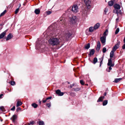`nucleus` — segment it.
I'll list each match as a JSON object with an SVG mask.
<instances>
[{
	"label": "nucleus",
	"mask_w": 125,
	"mask_h": 125,
	"mask_svg": "<svg viewBox=\"0 0 125 125\" xmlns=\"http://www.w3.org/2000/svg\"><path fill=\"white\" fill-rule=\"evenodd\" d=\"M55 34H53L51 35L48 41L49 44L52 46L55 45Z\"/></svg>",
	"instance_id": "f257e3e1"
},
{
	"label": "nucleus",
	"mask_w": 125,
	"mask_h": 125,
	"mask_svg": "<svg viewBox=\"0 0 125 125\" xmlns=\"http://www.w3.org/2000/svg\"><path fill=\"white\" fill-rule=\"evenodd\" d=\"M78 8L76 5H73L72 8V10L74 13H76L78 11Z\"/></svg>",
	"instance_id": "f03ea898"
},
{
	"label": "nucleus",
	"mask_w": 125,
	"mask_h": 125,
	"mask_svg": "<svg viewBox=\"0 0 125 125\" xmlns=\"http://www.w3.org/2000/svg\"><path fill=\"white\" fill-rule=\"evenodd\" d=\"M60 39L59 40L57 38H55V45H58V48L60 47L61 46V45L60 44Z\"/></svg>",
	"instance_id": "7ed1b4c3"
},
{
	"label": "nucleus",
	"mask_w": 125,
	"mask_h": 125,
	"mask_svg": "<svg viewBox=\"0 0 125 125\" xmlns=\"http://www.w3.org/2000/svg\"><path fill=\"white\" fill-rule=\"evenodd\" d=\"M85 3L86 5L87 8L89 9L90 7L91 2L89 0H84Z\"/></svg>",
	"instance_id": "20e7f679"
},
{
	"label": "nucleus",
	"mask_w": 125,
	"mask_h": 125,
	"mask_svg": "<svg viewBox=\"0 0 125 125\" xmlns=\"http://www.w3.org/2000/svg\"><path fill=\"white\" fill-rule=\"evenodd\" d=\"M56 93L58 96H60L63 95L64 93L63 92H61V90L59 89L56 91Z\"/></svg>",
	"instance_id": "39448f33"
},
{
	"label": "nucleus",
	"mask_w": 125,
	"mask_h": 125,
	"mask_svg": "<svg viewBox=\"0 0 125 125\" xmlns=\"http://www.w3.org/2000/svg\"><path fill=\"white\" fill-rule=\"evenodd\" d=\"M120 44V42H118L113 47L112 49V50L115 52L116 50L119 47Z\"/></svg>",
	"instance_id": "423d86ee"
},
{
	"label": "nucleus",
	"mask_w": 125,
	"mask_h": 125,
	"mask_svg": "<svg viewBox=\"0 0 125 125\" xmlns=\"http://www.w3.org/2000/svg\"><path fill=\"white\" fill-rule=\"evenodd\" d=\"M107 65L108 66H112V67H113L114 66V64L112 63L111 58H110L108 59Z\"/></svg>",
	"instance_id": "0eeeda50"
},
{
	"label": "nucleus",
	"mask_w": 125,
	"mask_h": 125,
	"mask_svg": "<svg viewBox=\"0 0 125 125\" xmlns=\"http://www.w3.org/2000/svg\"><path fill=\"white\" fill-rule=\"evenodd\" d=\"M71 35V34L70 33L68 32H67L65 35V37L66 39L65 40H68Z\"/></svg>",
	"instance_id": "6e6552de"
},
{
	"label": "nucleus",
	"mask_w": 125,
	"mask_h": 125,
	"mask_svg": "<svg viewBox=\"0 0 125 125\" xmlns=\"http://www.w3.org/2000/svg\"><path fill=\"white\" fill-rule=\"evenodd\" d=\"M76 21V18L75 16H73L71 19V22L72 23H75Z\"/></svg>",
	"instance_id": "1a4fd4ad"
},
{
	"label": "nucleus",
	"mask_w": 125,
	"mask_h": 125,
	"mask_svg": "<svg viewBox=\"0 0 125 125\" xmlns=\"http://www.w3.org/2000/svg\"><path fill=\"white\" fill-rule=\"evenodd\" d=\"M106 37L105 36H102L100 38V40L102 44L104 43L106 41Z\"/></svg>",
	"instance_id": "9d476101"
},
{
	"label": "nucleus",
	"mask_w": 125,
	"mask_h": 125,
	"mask_svg": "<svg viewBox=\"0 0 125 125\" xmlns=\"http://www.w3.org/2000/svg\"><path fill=\"white\" fill-rule=\"evenodd\" d=\"M7 31V30H6L0 34V39H1L4 37L6 34Z\"/></svg>",
	"instance_id": "9b49d317"
},
{
	"label": "nucleus",
	"mask_w": 125,
	"mask_h": 125,
	"mask_svg": "<svg viewBox=\"0 0 125 125\" xmlns=\"http://www.w3.org/2000/svg\"><path fill=\"white\" fill-rule=\"evenodd\" d=\"M13 37V35L11 33H9L7 36L6 38V41H8L11 39Z\"/></svg>",
	"instance_id": "f8f14e48"
},
{
	"label": "nucleus",
	"mask_w": 125,
	"mask_h": 125,
	"mask_svg": "<svg viewBox=\"0 0 125 125\" xmlns=\"http://www.w3.org/2000/svg\"><path fill=\"white\" fill-rule=\"evenodd\" d=\"M52 97L50 96L46 98L45 99H43L42 101L43 103H45L46 102H48L49 101V100L51 99L52 98Z\"/></svg>",
	"instance_id": "ddd939ff"
},
{
	"label": "nucleus",
	"mask_w": 125,
	"mask_h": 125,
	"mask_svg": "<svg viewBox=\"0 0 125 125\" xmlns=\"http://www.w3.org/2000/svg\"><path fill=\"white\" fill-rule=\"evenodd\" d=\"M101 44L99 41H98L97 42V47L96 48V50L99 51L100 48Z\"/></svg>",
	"instance_id": "4468645a"
},
{
	"label": "nucleus",
	"mask_w": 125,
	"mask_h": 125,
	"mask_svg": "<svg viewBox=\"0 0 125 125\" xmlns=\"http://www.w3.org/2000/svg\"><path fill=\"white\" fill-rule=\"evenodd\" d=\"M95 52L94 50V49H92L90 51V53L89 55V57H90L92 55H93L94 53Z\"/></svg>",
	"instance_id": "2eb2a0df"
},
{
	"label": "nucleus",
	"mask_w": 125,
	"mask_h": 125,
	"mask_svg": "<svg viewBox=\"0 0 125 125\" xmlns=\"http://www.w3.org/2000/svg\"><path fill=\"white\" fill-rule=\"evenodd\" d=\"M114 8L116 9L119 10L120 8V6L119 4H115L114 5Z\"/></svg>",
	"instance_id": "dca6fc26"
},
{
	"label": "nucleus",
	"mask_w": 125,
	"mask_h": 125,
	"mask_svg": "<svg viewBox=\"0 0 125 125\" xmlns=\"http://www.w3.org/2000/svg\"><path fill=\"white\" fill-rule=\"evenodd\" d=\"M49 29L51 30H54L55 28V25L53 24L49 27Z\"/></svg>",
	"instance_id": "f3484780"
},
{
	"label": "nucleus",
	"mask_w": 125,
	"mask_h": 125,
	"mask_svg": "<svg viewBox=\"0 0 125 125\" xmlns=\"http://www.w3.org/2000/svg\"><path fill=\"white\" fill-rule=\"evenodd\" d=\"M100 24L98 23L96 24L94 26V29H96L100 27Z\"/></svg>",
	"instance_id": "a211bd4d"
},
{
	"label": "nucleus",
	"mask_w": 125,
	"mask_h": 125,
	"mask_svg": "<svg viewBox=\"0 0 125 125\" xmlns=\"http://www.w3.org/2000/svg\"><path fill=\"white\" fill-rule=\"evenodd\" d=\"M104 96H102L100 97L98 99V100L97 101V102H101L103 101V99L104 98Z\"/></svg>",
	"instance_id": "6ab92c4d"
},
{
	"label": "nucleus",
	"mask_w": 125,
	"mask_h": 125,
	"mask_svg": "<svg viewBox=\"0 0 125 125\" xmlns=\"http://www.w3.org/2000/svg\"><path fill=\"white\" fill-rule=\"evenodd\" d=\"M40 12V10L39 9H36L34 11L35 13L36 14H39Z\"/></svg>",
	"instance_id": "aec40b11"
},
{
	"label": "nucleus",
	"mask_w": 125,
	"mask_h": 125,
	"mask_svg": "<svg viewBox=\"0 0 125 125\" xmlns=\"http://www.w3.org/2000/svg\"><path fill=\"white\" fill-rule=\"evenodd\" d=\"M22 103L20 101H17L16 105V106L18 107L22 105Z\"/></svg>",
	"instance_id": "412c9836"
},
{
	"label": "nucleus",
	"mask_w": 125,
	"mask_h": 125,
	"mask_svg": "<svg viewBox=\"0 0 125 125\" xmlns=\"http://www.w3.org/2000/svg\"><path fill=\"white\" fill-rule=\"evenodd\" d=\"M115 52L112 50L110 54V58H113L114 56V52Z\"/></svg>",
	"instance_id": "4be33fe9"
},
{
	"label": "nucleus",
	"mask_w": 125,
	"mask_h": 125,
	"mask_svg": "<svg viewBox=\"0 0 125 125\" xmlns=\"http://www.w3.org/2000/svg\"><path fill=\"white\" fill-rule=\"evenodd\" d=\"M114 3V1L112 0L109 1L108 2V5L110 6H113V5Z\"/></svg>",
	"instance_id": "5701e85b"
},
{
	"label": "nucleus",
	"mask_w": 125,
	"mask_h": 125,
	"mask_svg": "<svg viewBox=\"0 0 125 125\" xmlns=\"http://www.w3.org/2000/svg\"><path fill=\"white\" fill-rule=\"evenodd\" d=\"M12 122H15V119L17 118V115H14L12 117Z\"/></svg>",
	"instance_id": "b1692460"
},
{
	"label": "nucleus",
	"mask_w": 125,
	"mask_h": 125,
	"mask_svg": "<svg viewBox=\"0 0 125 125\" xmlns=\"http://www.w3.org/2000/svg\"><path fill=\"white\" fill-rule=\"evenodd\" d=\"M108 32V30L106 29L105 31L104 32L103 35V36H105L106 37V36L107 35Z\"/></svg>",
	"instance_id": "393cba45"
},
{
	"label": "nucleus",
	"mask_w": 125,
	"mask_h": 125,
	"mask_svg": "<svg viewBox=\"0 0 125 125\" xmlns=\"http://www.w3.org/2000/svg\"><path fill=\"white\" fill-rule=\"evenodd\" d=\"M122 78H116L115 79L114 81V82L115 83H117L119 82V81H120L121 79Z\"/></svg>",
	"instance_id": "a878e982"
},
{
	"label": "nucleus",
	"mask_w": 125,
	"mask_h": 125,
	"mask_svg": "<svg viewBox=\"0 0 125 125\" xmlns=\"http://www.w3.org/2000/svg\"><path fill=\"white\" fill-rule=\"evenodd\" d=\"M94 27H91L89 28V32H92L94 31Z\"/></svg>",
	"instance_id": "bb28decb"
},
{
	"label": "nucleus",
	"mask_w": 125,
	"mask_h": 125,
	"mask_svg": "<svg viewBox=\"0 0 125 125\" xmlns=\"http://www.w3.org/2000/svg\"><path fill=\"white\" fill-rule=\"evenodd\" d=\"M90 47V43H88L85 46V48L86 49H88Z\"/></svg>",
	"instance_id": "cd10ccee"
},
{
	"label": "nucleus",
	"mask_w": 125,
	"mask_h": 125,
	"mask_svg": "<svg viewBox=\"0 0 125 125\" xmlns=\"http://www.w3.org/2000/svg\"><path fill=\"white\" fill-rule=\"evenodd\" d=\"M97 62V59L96 57H95L94 58L93 61V63L95 64Z\"/></svg>",
	"instance_id": "c85d7f7f"
},
{
	"label": "nucleus",
	"mask_w": 125,
	"mask_h": 125,
	"mask_svg": "<svg viewBox=\"0 0 125 125\" xmlns=\"http://www.w3.org/2000/svg\"><path fill=\"white\" fill-rule=\"evenodd\" d=\"M31 105L34 108H36L38 106L37 104L34 103L32 104Z\"/></svg>",
	"instance_id": "c756f323"
},
{
	"label": "nucleus",
	"mask_w": 125,
	"mask_h": 125,
	"mask_svg": "<svg viewBox=\"0 0 125 125\" xmlns=\"http://www.w3.org/2000/svg\"><path fill=\"white\" fill-rule=\"evenodd\" d=\"M80 90V89L79 88H73L72 89L73 91H77Z\"/></svg>",
	"instance_id": "7c9ffc66"
},
{
	"label": "nucleus",
	"mask_w": 125,
	"mask_h": 125,
	"mask_svg": "<svg viewBox=\"0 0 125 125\" xmlns=\"http://www.w3.org/2000/svg\"><path fill=\"white\" fill-rule=\"evenodd\" d=\"M108 103V101L107 100H105L103 102V105L104 106L106 105Z\"/></svg>",
	"instance_id": "2f4dec72"
},
{
	"label": "nucleus",
	"mask_w": 125,
	"mask_h": 125,
	"mask_svg": "<svg viewBox=\"0 0 125 125\" xmlns=\"http://www.w3.org/2000/svg\"><path fill=\"white\" fill-rule=\"evenodd\" d=\"M39 124V125H44V123L42 121H39L38 122Z\"/></svg>",
	"instance_id": "473e14b6"
},
{
	"label": "nucleus",
	"mask_w": 125,
	"mask_h": 125,
	"mask_svg": "<svg viewBox=\"0 0 125 125\" xmlns=\"http://www.w3.org/2000/svg\"><path fill=\"white\" fill-rule=\"evenodd\" d=\"M7 11L6 10H4L2 13L0 15V16H2L4 15L5 13Z\"/></svg>",
	"instance_id": "72a5a7b5"
},
{
	"label": "nucleus",
	"mask_w": 125,
	"mask_h": 125,
	"mask_svg": "<svg viewBox=\"0 0 125 125\" xmlns=\"http://www.w3.org/2000/svg\"><path fill=\"white\" fill-rule=\"evenodd\" d=\"M10 83L11 85H13L15 84V83L14 81H11L10 82Z\"/></svg>",
	"instance_id": "f704fd0d"
},
{
	"label": "nucleus",
	"mask_w": 125,
	"mask_h": 125,
	"mask_svg": "<svg viewBox=\"0 0 125 125\" xmlns=\"http://www.w3.org/2000/svg\"><path fill=\"white\" fill-rule=\"evenodd\" d=\"M119 28H117L116 30V31L115 32V34H117L118 32H119Z\"/></svg>",
	"instance_id": "c9c22d12"
},
{
	"label": "nucleus",
	"mask_w": 125,
	"mask_h": 125,
	"mask_svg": "<svg viewBox=\"0 0 125 125\" xmlns=\"http://www.w3.org/2000/svg\"><path fill=\"white\" fill-rule=\"evenodd\" d=\"M0 109L2 111H5V109L3 106H1L0 107Z\"/></svg>",
	"instance_id": "e433bc0d"
},
{
	"label": "nucleus",
	"mask_w": 125,
	"mask_h": 125,
	"mask_svg": "<svg viewBox=\"0 0 125 125\" xmlns=\"http://www.w3.org/2000/svg\"><path fill=\"white\" fill-rule=\"evenodd\" d=\"M106 51V48L105 47H104L102 50V51L103 53H105Z\"/></svg>",
	"instance_id": "4c0bfd02"
},
{
	"label": "nucleus",
	"mask_w": 125,
	"mask_h": 125,
	"mask_svg": "<svg viewBox=\"0 0 125 125\" xmlns=\"http://www.w3.org/2000/svg\"><path fill=\"white\" fill-rule=\"evenodd\" d=\"M46 13L47 15H49L51 14L52 12L51 11H46Z\"/></svg>",
	"instance_id": "58836bf2"
},
{
	"label": "nucleus",
	"mask_w": 125,
	"mask_h": 125,
	"mask_svg": "<svg viewBox=\"0 0 125 125\" xmlns=\"http://www.w3.org/2000/svg\"><path fill=\"white\" fill-rule=\"evenodd\" d=\"M112 67V66H110L109 67V70L108 71V69H107L106 70L108 72H110V70H111L112 69V68L111 67Z\"/></svg>",
	"instance_id": "ea45409f"
},
{
	"label": "nucleus",
	"mask_w": 125,
	"mask_h": 125,
	"mask_svg": "<svg viewBox=\"0 0 125 125\" xmlns=\"http://www.w3.org/2000/svg\"><path fill=\"white\" fill-rule=\"evenodd\" d=\"M80 82L82 85H83L84 84V83L83 81L82 80H81L80 81Z\"/></svg>",
	"instance_id": "a19ab883"
},
{
	"label": "nucleus",
	"mask_w": 125,
	"mask_h": 125,
	"mask_svg": "<svg viewBox=\"0 0 125 125\" xmlns=\"http://www.w3.org/2000/svg\"><path fill=\"white\" fill-rule=\"evenodd\" d=\"M19 10V8L17 9L15 11V14H17L18 13Z\"/></svg>",
	"instance_id": "79ce46f5"
},
{
	"label": "nucleus",
	"mask_w": 125,
	"mask_h": 125,
	"mask_svg": "<svg viewBox=\"0 0 125 125\" xmlns=\"http://www.w3.org/2000/svg\"><path fill=\"white\" fill-rule=\"evenodd\" d=\"M15 106H13L12 108H11L10 109L12 111H14L15 110Z\"/></svg>",
	"instance_id": "37998d69"
},
{
	"label": "nucleus",
	"mask_w": 125,
	"mask_h": 125,
	"mask_svg": "<svg viewBox=\"0 0 125 125\" xmlns=\"http://www.w3.org/2000/svg\"><path fill=\"white\" fill-rule=\"evenodd\" d=\"M21 109L20 107H18L17 108V109H16V111L17 112H18L19 110H20Z\"/></svg>",
	"instance_id": "c03bdc74"
},
{
	"label": "nucleus",
	"mask_w": 125,
	"mask_h": 125,
	"mask_svg": "<svg viewBox=\"0 0 125 125\" xmlns=\"http://www.w3.org/2000/svg\"><path fill=\"white\" fill-rule=\"evenodd\" d=\"M47 105L48 107H49L51 106V103H47Z\"/></svg>",
	"instance_id": "a18cd8bd"
},
{
	"label": "nucleus",
	"mask_w": 125,
	"mask_h": 125,
	"mask_svg": "<svg viewBox=\"0 0 125 125\" xmlns=\"http://www.w3.org/2000/svg\"><path fill=\"white\" fill-rule=\"evenodd\" d=\"M34 122L33 121H32L31 122H30V124H29V125H30V124H33L34 123Z\"/></svg>",
	"instance_id": "49530a36"
},
{
	"label": "nucleus",
	"mask_w": 125,
	"mask_h": 125,
	"mask_svg": "<svg viewBox=\"0 0 125 125\" xmlns=\"http://www.w3.org/2000/svg\"><path fill=\"white\" fill-rule=\"evenodd\" d=\"M122 48L123 49H125V44H124L123 45L122 47Z\"/></svg>",
	"instance_id": "de8ad7c7"
},
{
	"label": "nucleus",
	"mask_w": 125,
	"mask_h": 125,
	"mask_svg": "<svg viewBox=\"0 0 125 125\" xmlns=\"http://www.w3.org/2000/svg\"><path fill=\"white\" fill-rule=\"evenodd\" d=\"M99 60L100 61H103V58H99Z\"/></svg>",
	"instance_id": "09e8293b"
},
{
	"label": "nucleus",
	"mask_w": 125,
	"mask_h": 125,
	"mask_svg": "<svg viewBox=\"0 0 125 125\" xmlns=\"http://www.w3.org/2000/svg\"><path fill=\"white\" fill-rule=\"evenodd\" d=\"M74 85V84H73L70 85V88H71Z\"/></svg>",
	"instance_id": "8fccbe9b"
},
{
	"label": "nucleus",
	"mask_w": 125,
	"mask_h": 125,
	"mask_svg": "<svg viewBox=\"0 0 125 125\" xmlns=\"http://www.w3.org/2000/svg\"><path fill=\"white\" fill-rule=\"evenodd\" d=\"M103 63V61H100V67L101 65Z\"/></svg>",
	"instance_id": "3c124183"
},
{
	"label": "nucleus",
	"mask_w": 125,
	"mask_h": 125,
	"mask_svg": "<svg viewBox=\"0 0 125 125\" xmlns=\"http://www.w3.org/2000/svg\"><path fill=\"white\" fill-rule=\"evenodd\" d=\"M116 13L117 14V16H118V11L117 10H116Z\"/></svg>",
	"instance_id": "603ef678"
},
{
	"label": "nucleus",
	"mask_w": 125,
	"mask_h": 125,
	"mask_svg": "<svg viewBox=\"0 0 125 125\" xmlns=\"http://www.w3.org/2000/svg\"><path fill=\"white\" fill-rule=\"evenodd\" d=\"M3 95V94H1L0 95V98H1L2 96Z\"/></svg>",
	"instance_id": "864d4df0"
},
{
	"label": "nucleus",
	"mask_w": 125,
	"mask_h": 125,
	"mask_svg": "<svg viewBox=\"0 0 125 125\" xmlns=\"http://www.w3.org/2000/svg\"><path fill=\"white\" fill-rule=\"evenodd\" d=\"M119 19V17H118L116 19V21H117Z\"/></svg>",
	"instance_id": "5fc2aeb1"
},
{
	"label": "nucleus",
	"mask_w": 125,
	"mask_h": 125,
	"mask_svg": "<svg viewBox=\"0 0 125 125\" xmlns=\"http://www.w3.org/2000/svg\"><path fill=\"white\" fill-rule=\"evenodd\" d=\"M106 94V92H105L104 93V96H105Z\"/></svg>",
	"instance_id": "6e6d98bb"
},
{
	"label": "nucleus",
	"mask_w": 125,
	"mask_h": 125,
	"mask_svg": "<svg viewBox=\"0 0 125 125\" xmlns=\"http://www.w3.org/2000/svg\"><path fill=\"white\" fill-rule=\"evenodd\" d=\"M124 43H125V37L124 38Z\"/></svg>",
	"instance_id": "4d7b16f0"
},
{
	"label": "nucleus",
	"mask_w": 125,
	"mask_h": 125,
	"mask_svg": "<svg viewBox=\"0 0 125 125\" xmlns=\"http://www.w3.org/2000/svg\"><path fill=\"white\" fill-rule=\"evenodd\" d=\"M63 20V19H62V18H61L60 19V21H62V20Z\"/></svg>",
	"instance_id": "13d9d810"
},
{
	"label": "nucleus",
	"mask_w": 125,
	"mask_h": 125,
	"mask_svg": "<svg viewBox=\"0 0 125 125\" xmlns=\"http://www.w3.org/2000/svg\"><path fill=\"white\" fill-rule=\"evenodd\" d=\"M21 4H20L19 6V7H21Z\"/></svg>",
	"instance_id": "bf43d9fd"
}]
</instances>
